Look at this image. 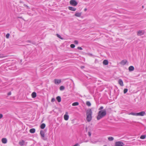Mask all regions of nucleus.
<instances>
[{"instance_id": "nucleus-1", "label": "nucleus", "mask_w": 146, "mask_h": 146, "mask_svg": "<svg viewBox=\"0 0 146 146\" xmlns=\"http://www.w3.org/2000/svg\"><path fill=\"white\" fill-rule=\"evenodd\" d=\"M106 111L105 110L100 111L98 113L97 117V120H99L106 115Z\"/></svg>"}, {"instance_id": "nucleus-2", "label": "nucleus", "mask_w": 146, "mask_h": 146, "mask_svg": "<svg viewBox=\"0 0 146 146\" xmlns=\"http://www.w3.org/2000/svg\"><path fill=\"white\" fill-rule=\"evenodd\" d=\"M92 112L91 109H88L86 111V120L88 122H90L92 120Z\"/></svg>"}, {"instance_id": "nucleus-3", "label": "nucleus", "mask_w": 146, "mask_h": 146, "mask_svg": "<svg viewBox=\"0 0 146 146\" xmlns=\"http://www.w3.org/2000/svg\"><path fill=\"white\" fill-rule=\"evenodd\" d=\"M40 134L43 140H46L47 139V138L44 137V131L42 130H40Z\"/></svg>"}, {"instance_id": "nucleus-4", "label": "nucleus", "mask_w": 146, "mask_h": 146, "mask_svg": "<svg viewBox=\"0 0 146 146\" xmlns=\"http://www.w3.org/2000/svg\"><path fill=\"white\" fill-rule=\"evenodd\" d=\"M124 144L121 141H117L115 143V146H123Z\"/></svg>"}, {"instance_id": "nucleus-5", "label": "nucleus", "mask_w": 146, "mask_h": 146, "mask_svg": "<svg viewBox=\"0 0 146 146\" xmlns=\"http://www.w3.org/2000/svg\"><path fill=\"white\" fill-rule=\"evenodd\" d=\"M70 4L73 6H75L77 4V3L74 0H71L70 1Z\"/></svg>"}, {"instance_id": "nucleus-6", "label": "nucleus", "mask_w": 146, "mask_h": 146, "mask_svg": "<svg viewBox=\"0 0 146 146\" xmlns=\"http://www.w3.org/2000/svg\"><path fill=\"white\" fill-rule=\"evenodd\" d=\"M27 143L23 140L20 141L19 142V144L21 146H23L26 145Z\"/></svg>"}, {"instance_id": "nucleus-7", "label": "nucleus", "mask_w": 146, "mask_h": 146, "mask_svg": "<svg viewBox=\"0 0 146 146\" xmlns=\"http://www.w3.org/2000/svg\"><path fill=\"white\" fill-rule=\"evenodd\" d=\"M61 82L60 79H55L54 80V83L56 84H59Z\"/></svg>"}, {"instance_id": "nucleus-8", "label": "nucleus", "mask_w": 146, "mask_h": 146, "mask_svg": "<svg viewBox=\"0 0 146 146\" xmlns=\"http://www.w3.org/2000/svg\"><path fill=\"white\" fill-rule=\"evenodd\" d=\"M145 114V112L144 111H142L139 113H137V116H143Z\"/></svg>"}, {"instance_id": "nucleus-9", "label": "nucleus", "mask_w": 146, "mask_h": 146, "mask_svg": "<svg viewBox=\"0 0 146 146\" xmlns=\"http://www.w3.org/2000/svg\"><path fill=\"white\" fill-rule=\"evenodd\" d=\"M144 31L142 30H140L137 32V35L139 36H141L144 34Z\"/></svg>"}, {"instance_id": "nucleus-10", "label": "nucleus", "mask_w": 146, "mask_h": 146, "mask_svg": "<svg viewBox=\"0 0 146 146\" xmlns=\"http://www.w3.org/2000/svg\"><path fill=\"white\" fill-rule=\"evenodd\" d=\"M68 9L69 10L73 11H75L76 10V9L75 8L71 7H69Z\"/></svg>"}, {"instance_id": "nucleus-11", "label": "nucleus", "mask_w": 146, "mask_h": 146, "mask_svg": "<svg viewBox=\"0 0 146 146\" xmlns=\"http://www.w3.org/2000/svg\"><path fill=\"white\" fill-rule=\"evenodd\" d=\"M1 141L3 143H6L7 142V139L5 138H3L2 139Z\"/></svg>"}, {"instance_id": "nucleus-12", "label": "nucleus", "mask_w": 146, "mask_h": 146, "mask_svg": "<svg viewBox=\"0 0 146 146\" xmlns=\"http://www.w3.org/2000/svg\"><path fill=\"white\" fill-rule=\"evenodd\" d=\"M118 83H119V84L121 86H123V82L122 80L121 79H120L119 80Z\"/></svg>"}, {"instance_id": "nucleus-13", "label": "nucleus", "mask_w": 146, "mask_h": 146, "mask_svg": "<svg viewBox=\"0 0 146 146\" xmlns=\"http://www.w3.org/2000/svg\"><path fill=\"white\" fill-rule=\"evenodd\" d=\"M31 96L33 98H35L36 96V93L35 92H33L31 94Z\"/></svg>"}, {"instance_id": "nucleus-14", "label": "nucleus", "mask_w": 146, "mask_h": 146, "mask_svg": "<svg viewBox=\"0 0 146 146\" xmlns=\"http://www.w3.org/2000/svg\"><path fill=\"white\" fill-rule=\"evenodd\" d=\"M69 118V116L68 115L65 114L64 115V118L66 120H67Z\"/></svg>"}, {"instance_id": "nucleus-15", "label": "nucleus", "mask_w": 146, "mask_h": 146, "mask_svg": "<svg viewBox=\"0 0 146 146\" xmlns=\"http://www.w3.org/2000/svg\"><path fill=\"white\" fill-rule=\"evenodd\" d=\"M134 69V67L133 66H130L129 68V70L130 71H133Z\"/></svg>"}, {"instance_id": "nucleus-16", "label": "nucleus", "mask_w": 146, "mask_h": 146, "mask_svg": "<svg viewBox=\"0 0 146 146\" xmlns=\"http://www.w3.org/2000/svg\"><path fill=\"white\" fill-rule=\"evenodd\" d=\"M81 15V13H76L75 14V16L77 17H80Z\"/></svg>"}, {"instance_id": "nucleus-17", "label": "nucleus", "mask_w": 146, "mask_h": 146, "mask_svg": "<svg viewBox=\"0 0 146 146\" xmlns=\"http://www.w3.org/2000/svg\"><path fill=\"white\" fill-rule=\"evenodd\" d=\"M35 131V129L34 128H32L30 129V132L31 133H34Z\"/></svg>"}, {"instance_id": "nucleus-18", "label": "nucleus", "mask_w": 146, "mask_h": 146, "mask_svg": "<svg viewBox=\"0 0 146 146\" xmlns=\"http://www.w3.org/2000/svg\"><path fill=\"white\" fill-rule=\"evenodd\" d=\"M103 64L105 65H107L108 64V61L107 60H104L103 62Z\"/></svg>"}, {"instance_id": "nucleus-19", "label": "nucleus", "mask_w": 146, "mask_h": 146, "mask_svg": "<svg viewBox=\"0 0 146 146\" xmlns=\"http://www.w3.org/2000/svg\"><path fill=\"white\" fill-rule=\"evenodd\" d=\"M56 99L58 102H60L61 101V98L60 96H58L57 97Z\"/></svg>"}, {"instance_id": "nucleus-20", "label": "nucleus", "mask_w": 146, "mask_h": 146, "mask_svg": "<svg viewBox=\"0 0 146 146\" xmlns=\"http://www.w3.org/2000/svg\"><path fill=\"white\" fill-rule=\"evenodd\" d=\"M45 127V125L44 123L40 125V128L42 129H44Z\"/></svg>"}, {"instance_id": "nucleus-21", "label": "nucleus", "mask_w": 146, "mask_h": 146, "mask_svg": "<svg viewBox=\"0 0 146 146\" xmlns=\"http://www.w3.org/2000/svg\"><path fill=\"white\" fill-rule=\"evenodd\" d=\"M127 62V61L126 60H123L121 61V64L122 65L125 64Z\"/></svg>"}, {"instance_id": "nucleus-22", "label": "nucleus", "mask_w": 146, "mask_h": 146, "mask_svg": "<svg viewBox=\"0 0 146 146\" xmlns=\"http://www.w3.org/2000/svg\"><path fill=\"white\" fill-rule=\"evenodd\" d=\"M79 105V103L78 102H75L72 104V106H78Z\"/></svg>"}, {"instance_id": "nucleus-23", "label": "nucleus", "mask_w": 146, "mask_h": 146, "mask_svg": "<svg viewBox=\"0 0 146 146\" xmlns=\"http://www.w3.org/2000/svg\"><path fill=\"white\" fill-rule=\"evenodd\" d=\"M146 137V135H141V136L140 138L142 139H144Z\"/></svg>"}, {"instance_id": "nucleus-24", "label": "nucleus", "mask_w": 146, "mask_h": 146, "mask_svg": "<svg viewBox=\"0 0 146 146\" xmlns=\"http://www.w3.org/2000/svg\"><path fill=\"white\" fill-rule=\"evenodd\" d=\"M86 105L88 106H90L91 105V104L90 102L89 101H87L86 102Z\"/></svg>"}, {"instance_id": "nucleus-25", "label": "nucleus", "mask_w": 146, "mask_h": 146, "mask_svg": "<svg viewBox=\"0 0 146 146\" xmlns=\"http://www.w3.org/2000/svg\"><path fill=\"white\" fill-rule=\"evenodd\" d=\"M65 89V87L63 86H61L60 87V90L62 91L64 90Z\"/></svg>"}, {"instance_id": "nucleus-26", "label": "nucleus", "mask_w": 146, "mask_h": 146, "mask_svg": "<svg viewBox=\"0 0 146 146\" xmlns=\"http://www.w3.org/2000/svg\"><path fill=\"white\" fill-rule=\"evenodd\" d=\"M108 139L109 141H112L114 139V138L113 137H110L108 138Z\"/></svg>"}, {"instance_id": "nucleus-27", "label": "nucleus", "mask_w": 146, "mask_h": 146, "mask_svg": "<svg viewBox=\"0 0 146 146\" xmlns=\"http://www.w3.org/2000/svg\"><path fill=\"white\" fill-rule=\"evenodd\" d=\"M137 113H133V112H131L129 114L132 115H135V116H137Z\"/></svg>"}, {"instance_id": "nucleus-28", "label": "nucleus", "mask_w": 146, "mask_h": 146, "mask_svg": "<svg viewBox=\"0 0 146 146\" xmlns=\"http://www.w3.org/2000/svg\"><path fill=\"white\" fill-rule=\"evenodd\" d=\"M56 35L60 39H62L63 38L61 37V36L58 34H56Z\"/></svg>"}, {"instance_id": "nucleus-29", "label": "nucleus", "mask_w": 146, "mask_h": 146, "mask_svg": "<svg viewBox=\"0 0 146 146\" xmlns=\"http://www.w3.org/2000/svg\"><path fill=\"white\" fill-rule=\"evenodd\" d=\"M128 89H125L124 90V93L125 94L127 92Z\"/></svg>"}, {"instance_id": "nucleus-30", "label": "nucleus", "mask_w": 146, "mask_h": 146, "mask_svg": "<svg viewBox=\"0 0 146 146\" xmlns=\"http://www.w3.org/2000/svg\"><path fill=\"white\" fill-rule=\"evenodd\" d=\"M5 57V56H4L3 54L0 53V58H2Z\"/></svg>"}, {"instance_id": "nucleus-31", "label": "nucleus", "mask_w": 146, "mask_h": 146, "mask_svg": "<svg viewBox=\"0 0 146 146\" xmlns=\"http://www.w3.org/2000/svg\"><path fill=\"white\" fill-rule=\"evenodd\" d=\"M9 36H10V34H9V33H7L6 34V37L8 38H9Z\"/></svg>"}, {"instance_id": "nucleus-32", "label": "nucleus", "mask_w": 146, "mask_h": 146, "mask_svg": "<svg viewBox=\"0 0 146 146\" xmlns=\"http://www.w3.org/2000/svg\"><path fill=\"white\" fill-rule=\"evenodd\" d=\"M70 46L71 48H73L75 47V46L74 44H72L70 45Z\"/></svg>"}, {"instance_id": "nucleus-33", "label": "nucleus", "mask_w": 146, "mask_h": 146, "mask_svg": "<svg viewBox=\"0 0 146 146\" xmlns=\"http://www.w3.org/2000/svg\"><path fill=\"white\" fill-rule=\"evenodd\" d=\"M24 5L25 7H26L27 9H30L29 7L27 5L25 4H24Z\"/></svg>"}, {"instance_id": "nucleus-34", "label": "nucleus", "mask_w": 146, "mask_h": 146, "mask_svg": "<svg viewBox=\"0 0 146 146\" xmlns=\"http://www.w3.org/2000/svg\"><path fill=\"white\" fill-rule=\"evenodd\" d=\"M74 44H78V42L77 40H75L74 41Z\"/></svg>"}, {"instance_id": "nucleus-35", "label": "nucleus", "mask_w": 146, "mask_h": 146, "mask_svg": "<svg viewBox=\"0 0 146 146\" xmlns=\"http://www.w3.org/2000/svg\"><path fill=\"white\" fill-rule=\"evenodd\" d=\"M103 108H104V107L103 106H101L100 107V108H99V110H101L103 109Z\"/></svg>"}, {"instance_id": "nucleus-36", "label": "nucleus", "mask_w": 146, "mask_h": 146, "mask_svg": "<svg viewBox=\"0 0 146 146\" xmlns=\"http://www.w3.org/2000/svg\"><path fill=\"white\" fill-rule=\"evenodd\" d=\"M55 100V99L54 98H52V100H51V101L52 102H54Z\"/></svg>"}, {"instance_id": "nucleus-37", "label": "nucleus", "mask_w": 146, "mask_h": 146, "mask_svg": "<svg viewBox=\"0 0 146 146\" xmlns=\"http://www.w3.org/2000/svg\"><path fill=\"white\" fill-rule=\"evenodd\" d=\"M88 135L90 137L91 135V133L90 132H88Z\"/></svg>"}, {"instance_id": "nucleus-38", "label": "nucleus", "mask_w": 146, "mask_h": 146, "mask_svg": "<svg viewBox=\"0 0 146 146\" xmlns=\"http://www.w3.org/2000/svg\"><path fill=\"white\" fill-rule=\"evenodd\" d=\"M78 48L80 50H82V48L81 47H78Z\"/></svg>"}, {"instance_id": "nucleus-39", "label": "nucleus", "mask_w": 146, "mask_h": 146, "mask_svg": "<svg viewBox=\"0 0 146 146\" xmlns=\"http://www.w3.org/2000/svg\"><path fill=\"white\" fill-rule=\"evenodd\" d=\"M3 115L2 114H0V119H1L3 117Z\"/></svg>"}, {"instance_id": "nucleus-40", "label": "nucleus", "mask_w": 146, "mask_h": 146, "mask_svg": "<svg viewBox=\"0 0 146 146\" xmlns=\"http://www.w3.org/2000/svg\"><path fill=\"white\" fill-rule=\"evenodd\" d=\"M11 92H9L8 94V95H9V96H10V95H11Z\"/></svg>"}, {"instance_id": "nucleus-41", "label": "nucleus", "mask_w": 146, "mask_h": 146, "mask_svg": "<svg viewBox=\"0 0 146 146\" xmlns=\"http://www.w3.org/2000/svg\"><path fill=\"white\" fill-rule=\"evenodd\" d=\"M91 142L92 143H96L97 142V141H94V142H93L92 141H91Z\"/></svg>"}, {"instance_id": "nucleus-42", "label": "nucleus", "mask_w": 146, "mask_h": 146, "mask_svg": "<svg viewBox=\"0 0 146 146\" xmlns=\"http://www.w3.org/2000/svg\"><path fill=\"white\" fill-rule=\"evenodd\" d=\"M86 10H87L86 9H84V10H85V11H86Z\"/></svg>"}, {"instance_id": "nucleus-43", "label": "nucleus", "mask_w": 146, "mask_h": 146, "mask_svg": "<svg viewBox=\"0 0 146 146\" xmlns=\"http://www.w3.org/2000/svg\"><path fill=\"white\" fill-rule=\"evenodd\" d=\"M84 66H82V67H81V68H84Z\"/></svg>"}, {"instance_id": "nucleus-44", "label": "nucleus", "mask_w": 146, "mask_h": 146, "mask_svg": "<svg viewBox=\"0 0 146 146\" xmlns=\"http://www.w3.org/2000/svg\"><path fill=\"white\" fill-rule=\"evenodd\" d=\"M86 130H87V127L86 128Z\"/></svg>"}, {"instance_id": "nucleus-45", "label": "nucleus", "mask_w": 146, "mask_h": 146, "mask_svg": "<svg viewBox=\"0 0 146 146\" xmlns=\"http://www.w3.org/2000/svg\"><path fill=\"white\" fill-rule=\"evenodd\" d=\"M104 146H107V145H104Z\"/></svg>"}, {"instance_id": "nucleus-46", "label": "nucleus", "mask_w": 146, "mask_h": 146, "mask_svg": "<svg viewBox=\"0 0 146 146\" xmlns=\"http://www.w3.org/2000/svg\"><path fill=\"white\" fill-rule=\"evenodd\" d=\"M19 18H21L22 17H19Z\"/></svg>"}, {"instance_id": "nucleus-47", "label": "nucleus", "mask_w": 146, "mask_h": 146, "mask_svg": "<svg viewBox=\"0 0 146 146\" xmlns=\"http://www.w3.org/2000/svg\"><path fill=\"white\" fill-rule=\"evenodd\" d=\"M142 7H143V6H142Z\"/></svg>"}]
</instances>
